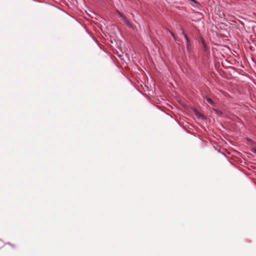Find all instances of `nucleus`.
Segmentation results:
<instances>
[{
  "mask_svg": "<svg viewBox=\"0 0 256 256\" xmlns=\"http://www.w3.org/2000/svg\"><path fill=\"white\" fill-rule=\"evenodd\" d=\"M125 23L129 28H134V24L132 22H130L128 20H126Z\"/></svg>",
  "mask_w": 256,
  "mask_h": 256,
  "instance_id": "1",
  "label": "nucleus"
},
{
  "mask_svg": "<svg viewBox=\"0 0 256 256\" xmlns=\"http://www.w3.org/2000/svg\"><path fill=\"white\" fill-rule=\"evenodd\" d=\"M205 98L206 99L207 102L210 104L211 105H212V106L214 105V102L209 97L206 96Z\"/></svg>",
  "mask_w": 256,
  "mask_h": 256,
  "instance_id": "2",
  "label": "nucleus"
},
{
  "mask_svg": "<svg viewBox=\"0 0 256 256\" xmlns=\"http://www.w3.org/2000/svg\"><path fill=\"white\" fill-rule=\"evenodd\" d=\"M186 46H187V50L188 51L190 50V43L189 38L186 39Z\"/></svg>",
  "mask_w": 256,
  "mask_h": 256,
  "instance_id": "3",
  "label": "nucleus"
},
{
  "mask_svg": "<svg viewBox=\"0 0 256 256\" xmlns=\"http://www.w3.org/2000/svg\"><path fill=\"white\" fill-rule=\"evenodd\" d=\"M214 110L216 114L218 116H222V112L221 110L218 109H214Z\"/></svg>",
  "mask_w": 256,
  "mask_h": 256,
  "instance_id": "4",
  "label": "nucleus"
},
{
  "mask_svg": "<svg viewBox=\"0 0 256 256\" xmlns=\"http://www.w3.org/2000/svg\"><path fill=\"white\" fill-rule=\"evenodd\" d=\"M182 34L184 36L186 40L189 38L184 29H182Z\"/></svg>",
  "mask_w": 256,
  "mask_h": 256,
  "instance_id": "5",
  "label": "nucleus"
},
{
  "mask_svg": "<svg viewBox=\"0 0 256 256\" xmlns=\"http://www.w3.org/2000/svg\"><path fill=\"white\" fill-rule=\"evenodd\" d=\"M120 16L122 18L124 22L128 20L122 14L120 13Z\"/></svg>",
  "mask_w": 256,
  "mask_h": 256,
  "instance_id": "6",
  "label": "nucleus"
},
{
  "mask_svg": "<svg viewBox=\"0 0 256 256\" xmlns=\"http://www.w3.org/2000/svg\"><path fill=\"white\" fill-rule=\"evenodd\" d=\"M120 16L122 18L124 22L128 20L122 14L120 13Z\"/></svg>",
  "mask_w": 256,
  "mask_h": 256,
  "instance_id": "7",
  "label": "nucleus"
},
{
  "mask_svg": "<svg viewBox=\"0 0 256 256\" xmlns=\"http://www.w3.org/2000/svg\"><path fill=\"white\" fill-rule=\"evenodd\" d=\"M170 32V34H171L172 36L174 38V40L176 41V42L177 40H177V38H176V36L174 35V34L172 32Z\"/></svg>",
  "mask_w": 256,
  "mask_h": 256,
  "instance_id": "8",
  "label": "nucleus"
},
{
  "mask_svg": "<svg viewBox=\"0 0 256 256\" xmlns=\"http://www.w3.org/2000/svg\"><path fill=\"white\" fill-rule=\"evenodd\" d=\"M196 115L200 118H204V116L202 114H200V113H197Z\"/></svg>",
  "mask_w": 256,
  "mask_h": 256,
  "instance_id": "9",
  "label": "nucleus"
}]
</instances>
